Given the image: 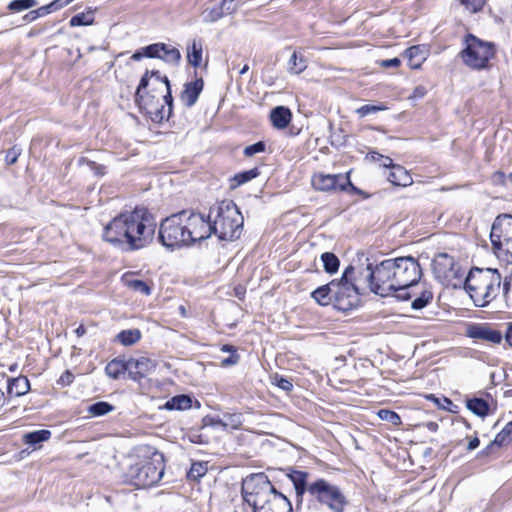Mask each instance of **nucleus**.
Returning <instances> with one entry per match:
<instances>
[{
  "label": "nucleus",
  "instance_id": "17",
  "mask_svg": "<svg viewBox=\"0 0 512 512\" xmlns=\"http://www.w3.org/2000/svg\"><path fill=\"white\" fill-rule=\"evenodd\" d=\"M467 336L472 339L485 340L494 344H500L503 336L500 331L490 328L485 324H473L467 329Z\"/></svg>",
  "mask_w": 512,
  "mask_h": 512
},
{
  "label": "nucleus",
  "instance_id": "38",
  "mask_svg": "<svg viewBox=\"0 0 512 512\" xmlns=\"http://www.w3.org/2000/svg\"><path fill=\"white\" fill-rule=\"evenodd\" d=\"M259 175H260V171L257 167H254L250 170H245V171L239 172L234 175V177L232 179L234 184H232L231 187L236 188L240 185H243V184L251 181L252 179L258 177Z\"/></svg>",
  "mask_w": 512,
  "mask_h": 512
},
{
  "label": "nucleus",
  "instance_id": "43",
  "mask_svg": "<svg viewBox=\"0 0 512 512\" xmlns=\"http://www.w3.org/2000/svg\"><path fill=\"white\" fill-rule=\"evenodd\" d=\"M433 299V293L430 290H422L420 295L417 296L411 303L414 310H421L426 307Z\"/></svg>",
  "mask_w": 512,
  "mask_h": 512
},
{
  "label": "nucleus",
  "instance_id": "33",
  "mask_svg": "<svg viewBox=\"0 0 512 512\" xmlns=\"http://www.w3.org/2000/svg\"><path fill=\"white\" fill-rule=\"evenodd\" d=\"M141 331L139 329L122 330L116 335V340L124 346H131L141 339Z\"/></svg>",
  "mask_w": 512,
  "mask_h": 512
},
{
  "label": "nucleus",
  "instance_id": "4",
  "mask_svg": "<svg viewBox=\"0 0 512 512\" xmlns=\"http://www.w3.org/2000/svg\"><path fill=\"white\" fill-rule=\"evenodd\" d=\"M243 216L232 200L221 201L210 208L211 235L221 241H234L242 232Z\"/></svg>",
  "mask_w": 512,
  "mask_h": 512
},
{
  "label": "nucleus",
  "instance_id": "29",
  "mask_svg": "<svg viewBox=\"0 0 512 512\" xmlns=\"http://www.w3.org/2000/svg\"><path fill=\"white\" fill-rule=\"evenodd\" d=\"M127 360L115 358L105 367L106 374L112 379H118L122 374L127 373Z\"/></svg>",
  "mask_w": 512,
  "mask_h": 512
},
{
  "label": "nucleus",
  "instance_id": "64",
  "mask_svg": "<svg viewBox=\"0 0 512 512\" xmlns=\"http://www.w3.org/2000/svg\"><path fill=\"white\" fill-rule=\"evenodd\" d=\"M504 337L509 346L512 347V322L508 324Z\"/></svg>",
  "mask_w": 512,
  "mask_h": 512
},
{
  "label": "nucleus",
  "instance_id": "39",
  "mask_svg": "<svg viewBox=\"0 0 512 512\" xmlns=\"http://www.w3.org/2000/svg\"><path fill=\"white\" fill-rule=\"evenodd\" d=\"M114 410V406L106 401H98L87 407V412L93 417L107 415Z\"/></svg>",
  "mask_w": 512,
  "mask_h": 512
},
{
  "label": "nucleus",
  "instance_id": "9",
  "mask_svg": "<svg viewBox=\"0 0 512 512\" xmlns=\"http://www.w3.org/2000/svg\"><path fill=\"white\" fill-rule=\"evenodd\" d=\"M309 494L332 512H344L345 506L348 504L341 489L323 478L309 484Z\"/></svg>",
  "mask_w": 512,
  "mask_h": 512
},
{
  "label": "nucleus",
  "instance_id": "30",
  "mask_svg": "<svg viewBox=\"0 0 512 512\" xmlns=\"http://www.w3.org/2000/svg\"><path fill=\"white\" fill-rule=\"evenodd\" d=\"M203 46L200 40H193L187 47V59L193 67H198L202 61Z\"/></svg>",
  "mask_w": 512,
  "mask_h": 512
},
{
  "label": "nucleus",
  "instance_id": "45",
  "mask_svg": "<svg viewBox=\"0 0 512 512\" xmlns=\"http://www.w3.org/2000/svg\"><path fill=\"white\" fill-rule=\"evenodd\" d=\"M387 109V106L383 103L378 104H365L359 108L356 109V113L359 117L363 118L370 114H375L380 111H384Z\"/></svg>",
  "mask_w": 512,
  "mask_h": 512
},
{
  "label": "nucleus",
  "instance_id": "3",
  "mask_svg": "<svg viewBox=\"0 0 512 512\" xmlns=\"http://www.w3.org/2000/svg\"><path fill=\"white\" fill-rule=\"evenodd\" d=\"M244 501L253 512H292L290 500L272 485L267 475L255 473L247 476L241 488Z\"/></svg>",
  "mask_w": 512,
  "mask_h": 512
},
{
  "label": "nucleus",
  "instance_id": "10",
  "mask_svg": "<svg viewBox=\"0 0 512 512\" xmlns=\"http://www.w3.org/2000/svg\"><path fill=\"white\" fill-rule=\"evenodd\" d=\"M182 217H184V214L177 212L166 217L161 222L158 237L163 246L172 250L190 246Z\"/></svg>",
  "mask_w": 512,
  "mask_h": 512
},
{
  "label": "nucleus",
  "instance_id": "56",
  "mask_svg": "<svg viewBox=\"0 0 512 512\" xmlns=\"http://www.w3.org/2000/svg\"><path fill=\"white\" fill-rule=\"evenodd\" d=\"M276 385L284 391H290L293 388L292 382L289 379L284 378L282 376L276 377Z\"/></svg>",
  "mask_w": 512,
  "mask_h": 512
},
{
  "label": "nucleus",
  "instance_id": "42",
  "mask_svg": "<svg viewBox=\"0 0 512 512\" xmlns=\"http://www.w3.org/2000/svg\"><path fill=\"white\" fill-rule=\"evenodd\" d=\"M512 440V421L508 422L504 428L495 436L492 444L503 446Z\"/></svg>",
  "mask_w": 512,
  "mask_h": 512
},
{
  "label": "nucleus",
  "instance_id": "5",
  "mask_svg": "<svg viewBox=\"0 0 512 512\" xmlns=\"http://www.w3.org/2000/svg\"><path fill=\"white\" fill-rule=\"evenodd\" d=\"M164 456L158 451L149 457L138 460L130 465L126 476L128 481L137 488H148L157 484L164 475Z\"/></svg>",
  "mask_w": 512,
  "mask_h": 512
},
{
  "label": "nucleus",
  "instance_id": "61",
  "mask_svg": "<svg viewBox=\"0 0 512 512\" xmlns=\"http://www.w3.org/2000/svg\"><path fill=\"white\" fill-rule=\"evenodd\" d=\"M207 421H208L209 425L214 426V427H221L224 430V417L223 418L212 417V418H209Z\"/></svg>",
  "mask_w": 512,
  "mask_h": 512
},
{
  "label": "nucleus",
  "instance_id": "52",
  "mask_svg": "<svg viewBox=\"0 0 512 512\" xmlns=\"http://www.w3.org/2000/svg\"><path fill=\"white\" fill-rule=\"evenodd\" d=\"M470 12L477 13L481 11L486 3V0H459Z\"/></svg>",
  "mask_w": 512,
  "mask_h": 512
},
{
  "label": "nucleus",
  "instance_id": "20",
  "mask_svg": "<svg viewBox=\"0 0 512 512\" xmlns=\"http://www.w3.org/2000/svg\"><path fill=\"white\" fill-rule=\"evenodd\" d=\"M486 278H489L487 275H484V270L478 267H473L470 269L468 275L464 280V289L471 294L480 293L483 288V283Z\"/></svg>",
  "mask_w": 512,
  "mask_h": 512
},
{
  "label": "nucleus",
  "instance_id": "40",
  "mask_svg": "<svg viewBox=\"0 0 512 512\" xmlns=\"http://www.w3.org/2000/svg\"><path fill=\"white\" fill-rule=\"evenodd\" d=\"M159 59L168 64L178 65L181 59V53L177 48L166 44V49L162 50Z\"/></svg>",
  "mask_w": 512,
  "mask_h": 512
},
{
  "label": "nucleus",
  "instance_id": "63",
  "mask_svg": "<svg viewBox=\"0 0 512 512\" xmlns=\"http://www.w3.org/2000/svg\"><path fill=\"white\" fill-rule=\"evenodd\" d=\"M238 361V356L231 355L222 360V366H230L236 364Z\"/></svg>",
  "mask_w": 512,
  "mask_h": 512
},
{
  "label": "nucleus",
  "instance_id": "1",
  "mask_svg": "<svg viewBox=\"0 0 512 512\" xmlns=\"http://www.w3.org/2000/svg\"><path fill=\"white\" fill-rule=\"evenodd\" d=\"M366 271L365 279L372 293L381 297L394 295L401 301L409 300L416 294L411 293L410 289L422 277L421 266L412 256L385 259L375 265L368 263Z\"/></svg>",
  "mask_w": 512,
  "mask_h": 512
},
{
  "label": "nucleus",
  "instance_id": "32",
  "mask_svg": "<svg viewBox=\"0 0 512 512\" xmlns=\"http://www.w3.org/2000/svg\"><path fill=\"white\" fill-rule=\"evenodd\" d=\"M50 437H51L50 430L41 429V430H36L33 432L26 433L23 436V439L27 445L36 447L37 445L41 444L42 442L49 440Z\"/></svg>",
  "mask_w": 512,
  "mask_h": 512
},
{
  "label": "nucleus",
  "instance_id": "27",
  "mask_svg": "<svg viewBox=\"0 0 512 512\" xmlns=\"http://www.w3.org/2000/svg\"><path fill=\"white\" fill-rule=\"evenodd\" d=\"M404 57L411 69H418L425 61V51L420 45L411 46L404 51Z\"/></svg>",
  "mask_w": 512,
  "mask_h": 512
},
{
  "label": "nucleus",
  "instance_id": "12",
  "mask_svg": "<svg viewBox=\"0 0 512 512\" xmlns=\"http://www.w3.org/2000/svg\"><path fill=\"white\" fill-rule=\"evenodd\" d=\"M180 213L184 214L182 219L190 246L211 236L210 214L205 217L194 210H182Z\"/></svg>",
  "mask_w": 512,
  "mask_h": 512
},
{
  "label": "nucleus",
  "instance_id": "49",
  "mask_svg": "<svg viewBox=\"0 0 512 512\" xmlns=\"http://www.w3.org/2000/svg\"><path fill=\"white\" fill-rule=\"evenodd\" d=\"M37 5L36 0H12L8 4V9L12 12H21Z\"/></svg>",
  "mask_w": 512,
  "mask_h": 512
},
{
  "label": "nucleus",
  "instance_id": "11",
  "mask_svg": "<svg viewBox=\"0 0 512 512\" xmlns=\"http://www.w3.org/2000/svg\"><path fill=\"white\" fill-rule=\"evenodd\" d=\"M150 71L147 70L141 77L135 93V101L141 109H144L151 120L155 123H161L167 119L164 104L160 101V96L151 92H143L150 85Z\"/></svg>",
  "mask_w": 512,
  "mask_h": 512
},
{
  "label": "nucleus",
  "instance_id": "60",
  "mask_svg": "<svg viewBox=\"0 0 512 512\" xmlns=\"http://www.w3.org/2000/svg\"><path fill=\"white\" fill-rule=\"evenodd\" d=\"M443 274L445 277H454L457 279H460L462 277L463 272L461 271V268L459 265L455 264V268L453 271H443Z\"/></svg>",
  "mask_w": 512,
  "mask_h": 512
},
{
  "label": "nucleus",
  "instance_id": "25",
  "mask_svg": "<svg viewBox=\"0 0 512 512\" xmlns=\"http://www.w3.org/2000/svg\"><path fill=\"white\" fill-rule=\"evenodd\" d=\"M288 477L294 485L297 498L302 499V496L305 494V492L309 493V484H307V472L291 470V472L288 474Z\"/></svg>",
  "mask_w": 512,
  "mask_h": 512
},
{
  "label": "nucleus",
  "instance_id": "8",
  "mask_svg": "<svg viewBox=\"0 0 512 512\" xmlns=\"http://www.w3.org/2000/svg\"><path fill=\"white\" fill-rule=\"evenodd\" d=\"M490 241L498 259L512 264V215L496 217L491 227Z\"/></svg>",
  "mask_w": 512,
  "mask_h": 512
},
{
  "label": "nucleus",
  "instance_id": "26",
  "mask_svg": "<svg viewBox=\"0 0 512 512\" xmlns=\"http://www.w3.org/2000/svg\"><path fill=\"white\" fill-rule=\"evenodd\" d=\"M30 390V382L25 376L11 378L7 383V393L9 396L19 397L25 395Z\"/></svg>",
  "mask_w": 512,
  "mask_h": 512
},
{
  "label": "nucleus",
  "instance_id": "53",
  "mask_svg": "<svg viewBox=\"0 0 512 512\" xmlns=\"http://www.w3.org/2000/svg\"><path fill=\"white\" fill-rule=\"evenodd\" d=\"M350 189L352 192L356 194H363V191L357 188L351 181L349 174L343 175L342 183L340 184V191H346Z\"/></svg>",
  "mask_w": 512,
  "mask_h": 512
},
{
  "label": "nucleus",
  "instance_id": "15",
  "mask_svg": "<svg viewBox=\"0 0 512 512\" xmlns=\"http://www.w3.org/2000/svg\"><path fill=\"white\" fill-rule=\"evenodd\" d=\"M127 368L128 377L133 381L139 382L142 378L155 370L156 364L153 360L146 357H140L138 359L129 358L127 360Z\"/></svg>",
  "mask_w": 512,
  "mask_h": 512
},
{
  "label": "nucleus",
  "instance_id": "44",
  "mask_svg": "<svg viewBox=\"0 0 512 512\" xmlns=\"http://www.w3.org/2000/svg\"><path fill=\"white\" fill-rule=\"evenodd\" d=\"M242 423H243L242 414H240V413L224 414V430L240 429V427L242 426Z\"/></svg>",
  "mask_w": 512,
  "mask_h": 512
},
{
  "label": "nucleus",
  "instance_id": "54",
  "mask_svg": "<svg viewBox=\"0 0 512 512\" xmlns=\"http://www.w3.org/2000/svg\"><path fill=\"white\" fill-rule=\"evenodd\" d=\"M21 150L16 146L9 149L5 155V161L8 165H12L16 163L18 157L20 156Z\"/></svg>",
  "mask_w": 512,
  "mask_h": 512
},
{
  "label": "nucleus",
  "instance_id": "7",
  "mask_svg": "<svg viewBox=\"0 0 512 512\" xmlns=\"http://www.w3.org/2000/svg\"><path fill=\"white\" fill-rule=\"evenodd\" d=\"M355 269L352 265H348L339 280H334V308L347 312L357 308L361 302L362 292L355 283Z\"/></svg>",
  "mask_w": 512,
  "mask_h": 512
},
{
  "label": "nucleus",
  "instance_id": "21",
  "mask_svg": "<svg viewBox=\"0 0 512 512\" xmlns=\"http://www.w3.org/2000/svg\"><path fill=\"white\" fill-rule=\"evenodd\" d=\"M270 120L273 127L285 129L292 120V112L288 107L276 106L270 112Z\"/></svg>",
  "mask_w": 512,
  "mask_h": 512
},
{
  "label": "nucleus",
  "instance_id": "41",
  "mask_svg": "<svg viewBox=\"0 0 512 512\" xmlns=\"http://www.w3.org/2000/svg\"><path fill=\"white\" fill-rule=\"evenodd\" d=\"M208 471L206 462H193L189 471L187 472V478L190 480H199Z\"/></svg>",
  "mask_w": 512,
  "mask_h": 512
},
{
  "label": "nucleus",
  "instance_id": "18",
  "mask_svg": "<svg viewBox=\"0 0 512 512\" xmlns=\"http://www.w3.org/2000/svg\"><path fill=\"white\" fill-rule=\"evenodd\" d=\"M344 174H315L312 178V185L316 190L319 191H332L340 190V184L342 183Z\"/></svg>",
  "mask_w": 512,
  "mask_h": 512
},
{
  "label": "nucleus",
  "instance_id": "6",
  "mask_svg": "<svg viewBox=\"0 0 512 512\" xmlns=\"http://www.w3.org/2000/svg\"><path fill=\"white\" fill-rule=\"evenodd\" d=\"M495 55L493 42L481 40L473 34L465 36V47L460 52V58L467 67L478 71L487 69Z\"/></svg>",
  "mask_w": 512,
  "mask_h": 512
},
{
  "label": "nucleus",
  "instance_id": "62",
  "mask_svg": "<svg viewBox=\"0 0 512 512\" xmlns=\"http://www.w3.org/2000/svg\"><path fill=\"white\" fill-rule=\"evenodd\" d=\"M50 5L53 7V12L57 11L67 5V1L64 0H54L50 3Z\"/></svg>",
  "mask_w": 512,
  "mask_h": 512
},
{
  "label": "nucleus",
  "instance_id": "50",
  "mask_svg": "<svg viewBox=\"0 0 512 512\" xmlns=\"http://www.w3.org/2000/svg\"><path fill=\"white\" fill-rule=\"evenodd\" d=\"M166 49L165 43H153L144 47V55L147 58H160L162 50Z\"/></svg>",
  "mask_w": 512,
  "mask_h": 512
},
{
  "label": "nucleus",
  "instance_id": "36",
  "mask_svg": "<svg viewBox=\"0 0 512 512\" xmlns=\"http://www.w3.org/2000/svg\"><path fill=\"white\" fill-rule=\"evenodd\" d=\"M122 279H123L125 285L135 292H139L145 296H149L152 292L151 287L143 280L130 279V278H128L127 275H124Z\"/></svg>",
  "mask_w": 512,
  "mask_h": 512
},
{
  "label": "nucleus",
  "instance_id": "59",
  "mask_svg": "<svg viewBox=\"0 0 512 512\" xmlns=\"http://www.w3.org/2000/svg\"><path fill=\"white\" fill-rule=\"evenodd\" d=\"M53 12V7L49 4L39 7L38 9H35L36 16L43 17L45 15H48Z\"/></svg>",
  "mask_w": 512,
  "mask_h": 512
},
{
  "label": "nucleus",
  "instance_id": "16",
  "mask_svg": "<svg viewBox=\"0 0 512 512\" xmlns=\"http://www.w3.org/2000/svg\"><path fill=\"white\" fill-rule=\"evenodd\" d=\"M236 9L235 0H222L219 4L206 8L202 12V20L205 23H214L225 15L234 13Z\"/></svg>",
  "mask_w": 512,
  "mask_h": 512
},
{
  "label": "nucleus",
  "instance_id": "19",
  "mask_svg": "<svg viewBox=\"0 0 512 512\" xmlns=\"http://www.w3.org/2000/svg\"><path fill=\"white\" fill-rule=\"evenodd\" d=\"M203 87L204 82L202 78H197L194 81L187 82L180 94V100L183 105L187 108L192 107L197 102Z\"/></svg>",
  "mask_w": 512,
  "mask_h": 512
},
{
  "label": "nucleus",
  "instance_id": "34",
  "mask_svg": "<svg viewBox=\"0 0 512 512\" xmlns=\"http://www.w3.org/2000/svg\"><path fill=\"white\" fill-rule=\"evenodd\" d=\"M94 11L92 8H88L85 12L78 13L70 19L71 27L88 26L94 22Z\"/></svg>",
  "mask_w": 512,
  "mask_h": 512
},
{
  "label": "nucleus",
  "instance_id": "23",
  "mask_svg": "<svg viewBox=\"0 0 512 512\" xmlns=\"http://www.w3.org/2000/svg\"><path fill=\"white\" fill-rule=\"evenodd\" d=\"M387 179L394 186L406 187L412 184L413 180L409 172L401 165H393L387 175Z\"/></svg>",
  "mask_w": 512,
  "mask_h": 512
},
{
  "label": "nucleus",
  "instance_id": "2",
  "mask_svg": "<svg viewBox=\"0 0 512 512\" xmlns=\"http://www.w3.org/2000/svg\"><path fill=\"white\" fill-rule=\"evenodd\" d=\"M156 223L146 207L120 212L103 228V240L113 248L131 253L148 247L154 239Z\"/></svg>",
  "mask_w": 512,
  "mask_h": 512
},
{
  "label": "nucleus",
  "instance_id": "31",
  "mask_svg": "<svg viewBox=\"0 0 512 512\" xmlns=\"http://www.w3.org/2000/svg\"><path fill=\"white\" fill-rule=\"evenodd\" d=\"M307 68V61L305 57L298 54L296 51L293 52L290 59L287 62V71L290 74L299 75Z\"/></svg>",
  "mask_w": 512,
  "mask_h": 512
},
{
  "label": "nucleus",
  "instance_id": "35",
  "mask_svg": "<svg viewBox=\"0 0 512 512\" xmlns=\"http://www.w3.org/2000/svg\"><path fill=\"white\" fill-rule=\"evenodd\" d=\"M321 261L326 273L335 274L340 266L339 258L332 252H324L321 254Z\"/></svg>",
  "mask_w": 512,
  "mask_h": 512
},
{
  "label": "nucleus",
  "instance_id": "48",
  "mask_svg": "<svg viewBox=\"0 0 512 512\" xmlns=\"http://www.w3.org/2000/svg\"><path fill=\"white\" fill-rule=\"evenodd\" d=\"M377 415L381 420L387 421L394 426H399L402 423L400 416L395 411L389 409H380Z\"/></svg>",
  "mask_w": 512,
  "mask_h": 512
},
{
  "label": "nucleus",
  "instance_id": "47",
  "mask_svg": "<svg viewBox=\"0 0 512 512\" xmlns=\"http://www.w3.org/2000/svg\"><path fill=\"white\" fill-rule=\"evenodd\" d=\"M78 163L79 165H87L97 177H102L106 174V167L104 165L98 164L86 157L79 158Z\"/></svg>",
  "mask_w": 512,
  "mask_h": 512
},
{
  "label": "nucleus",
  "instance_id": "51",
  "mask_svg": "<svg viewBox=\"0 0 512 512\" xmlns=\"http://www.w3.org/2000/svg\"><path fill=\"white\" fill-rule=\"evenodd\" d=\"M266 150V144L263 141H258L252 145L246 146L244 148L243 154L246 157H252L257 153H263Z\"/></svg>",
  "mask_w": 512,
  "mask_h": 512
},
{
  "label": "nucleus",
  "instance_id": "37",
  "mask_svg": "<svg viewBox=\"0 0 512 512\" xmlns=\"http://www.w3.org/2000/svg\"><path fill=\"white\" fill-rule=\"evenodd\" d=\"M427 400L432 401L439 409L451 412L458 413V406L453 403V401L447 397L438 398L434 394H428L425 396Z\"/></svg>",
  "mask_w": 512,
  "mask_h": 512
},
{
  "label": "nucleus",
  "instance_id": "13",
  "mask_svg": "<svg viewBox=\"0 0 512 512\" xmlns=\"http://www.w3.org/2000/svg\"><path fill=\"white\" fill-rule=\"evenodd\" d=\"M150 78L152 80V91H160V100L162 99V104L167 106V108H165L167 114L166 120H169L173 110V97L170 81L167 76L161 75L158 70H151Z\"/></svg>",
  "mask_w": 512,
  "mask_h": 512
},
{
  "label": "nucleus",
  "instance_id": "24",
  "mask_svg": "<svg viewBox=\"0 0 512 512\" xmlns=\"http://www.w3.org/2000/svg\"><path fill=\"white\" fill-rule=\"evenodd\" d=\"M193 399L187 394H178L168 399L160 409L168 411H184L192 407Z\"/></svg>",
  "mask_w": 512,
  "mask_h": 512
},
{
  "label": "nucleus",
  "instance_id": "14",
  "mask_svg": "<svg viewBox=\"0 0 512 512\" xmlns=\"http://www.w3.org/2000/svg\"><path fill=\"white\" fill-rule=\"evenodd\" d=\"M501 286V276L486 278L480 293L471 294L475 306L486 307L496 296Z\"/></svg>",
  "mask_w": 512,
  "mask_h": 512
},
{
  "label": "nucleus",
  "instance_id": "58",
  "mask_svg": "<svg viewBox=\"0 0 512 512\" xmlns=\"http://www.w3.org/2000/svg\"><path fill=\"white\" fill-rule=\"evenodd\" d=\"M378 158H377V161H380L381 165L385 168H389L390 170L392 169V166L394 165L393 164V161L390 157L388 156H384L380 153H375Z\"/></svg>",
  "mask_w": 512,
  "mask_h": 512
},
{
  "label": "nucleus",
  "instance_id": "46",
  "mask_svg": "<svg viewBox=\"0 0 512 512\" xmlns=\"http://www.w3.org/2000/svg\"><path fill=\"white\" fill-rule=\"evenodd\" d=\"M454 258L449 256L446 253H441L438 255L437 260L435 261L436 267H440L443 271H453L455 268Z\"/></svg>",
  "mask_w": 512,
  "mask_h": 512
},
{
  "label": "nucleus",
  "instance_id": "57",
  "mask_svg": "<svg viewBox=\"0 0 512 512\" xmlns=\"http://www.w3.org/2000/svg\"><path fill=\"white\" fill-rule=\"evenodd\" d=\"M401 64V61L399 58H391V59H385L381 60L380 66L383 68H397Z\"/></svg>",
  "mask_w": 512,
  "mask_h": 512
},
{
  "label": "nucleus",
  "instance_id": "55",
  "mask_svg": "<svg viewBox=\"0 0 512 512\" xmlns=\"http://www.w3.org/2000/svg\"><path fill=\"white\" fill-rule=\"evenodd\" d=\"M74 381V375L69 371L66 370L59 378L58 384L61 386H69Z\"/></svg>",
  "mask_w": 512,
  "mask_h": 512
},
{
  "label": "nucleus",
  "instance_id": "28",
  "mask_svg": "<svg viewBox=\"0 0 512 512\" xmlns=\"http://www.w3.org/2000/svg\"><path fill=\"white\" fill-rule=\"evenodd\" d=\"M466 407L469 411L478 417L484 418L489 413V404L483 398L474 397L466 401Z\"/></svg>",
  "mask_w": 512,
  "mask_h": 512
},
{
  "label": "nucleus",
  "instance_id": "22",
  "mask_svg": "<svg viewBox=\"0 0 512 512\" xmlns=\"http://www.w3.org/2000/svg\"><path fill=\"white\" fill-rule=\"evenodd\" d=\"M334 280L316 288L312 293L311 297L321 306H327L329 304L334 305Z\"/></svg>",
  "mask_w": 512,
  "mask_h": 512
}]
</instances>
